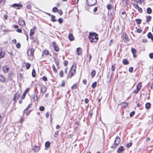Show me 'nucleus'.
<instances>
[{
  "label": "nucleus",
  "mask_w": 153,
  "mask_h": 153,
  "mask_svg": "<svg viewBox=\"0 0 153 153\" xmlns=\"http://www.w3.org/2000/svg\"><path fill=\"white\" fill-rule=\"evenodd\" d=\"M88 38L91 42H96L98 39V35L95 33H90L89 34Z\"/></svg>",
  "instance_id": "1"
},
{
  "label": "nucleus",
  "mask_w": 153,
  "mask_h": 153,
  "mask_svg": "<svg viewBox=\"0 0 153 153\" xmlns=\"http://www.w3.org/2000/svg\"><path fill=\"white\" fill-rule=\"evenodd\" d=\"M76 67V66L73 65L70 68V71L68 73V77L71 78L75 74Z\"/></svg>",
  "instance_id": "2"
},
{
  "label": "nucleus",
  "mask_w": 153,
  "mask_h": 153,
  "mask_svg": "<svg viewBox=\"0 0 153 153\" xmlns=\"http://www.w3.org/2000/svg\"><path fill=\"white\" fill-rule=\"evenodd\" d=\"M120 138L118 137H116L114 140V143L111 146V148L112 149L115 148L120 144Z\"/></svg>",
  "instance_id": "3"
},
{
  "label": "nucleus",
  "mask_w": 153,
  "mask_h": 153,
  "mask_svg": "<svg viewBox=\"0 0 153 153\" xmlns=\"http://www.w3.org/2000/svg\"><path fill=\"white\" fill-rule=\"evenodd\" d=\"M87 4L89 6H92L97 3V0H87Z\"/></svg>",
  "instance_id": "4"
},
{
  "label": "nucleus",
  "mask_w": 153,
  "mask_h": 153,
  "mask_svg": "<svg viewBox=\"0 0 153 153\" xmlns=\"http://www.w3.org/2000/svg\"><path fill=\"white\" fill-rule=\"evenodd\" d=\"M34 50L33 48L29 49L27 51V54L28 56L33 57L34 56Z\"/></svg>",
  "instance_id": "5"
},
{
  "label": "nucleus",
  "mask_w": 153,
  "mask_h": 153,
  "mask_svg": "<svg viewBox=\"0 0 153 153\" xmlns=\"http://www.w3.org/2000/svg\"><path fill=\"white\" fill-rule=\"evenodd\" d=\"M52 45L54 48V50L56 52H58L59 50V47L56 45L55 42H53L52 43Z\"/></svg>",
  "instance_id": "6"
},
{
  "label": "nucleus",
  "mask_w": 153,
  "mask_h": 153,
  "mask_svg": "<svg viewBox=\"0 0 153 153\" xmlns=\"http://www.w3.org/2000/svg\"><path fill=\"white\" fill-rule=\"evenodd\" d=\"M2 71L5 73H7L9 72V68L8 66L5 65L2 67Z\"/></svg>",
  "instance_id": "7"
},
{
  "label": "nucleus",
  "mask_w": 153,
  "mask_h": 153,
  "mask_svg": "<svg viewBox=\"0 0 153 153\" xmlns=\"http://www.w3.org/2000/svg\"><path fill=\"white\" fill-rule=\"evenodd\" d=\"M20 93L19 92H17L15 94L14 97L13 98V100L15 101L16 99H18L20 96Z\"/></svg>",
  "instance_id": "8"
},
{
  "label": "nucleus",
  "mask_w": 153,
  "mask_h": 153,
  "mask_svg": "<svg viewBox=\"0 0 153 153\" xmlns=\"http://www.w3.org/2000/svg\"><path fill=\"white\" fill-rule=\"evenodd\" d=\"M29 89H30L29 88H27L25 90V91L24 92L23 95H22V96L21 97V99L22 100H23L25 99L26 94H27V93L29 91Z\"/></svg>",
  "instance_id": "9"
},
{
  "label": "nucleus",
  "mask_w": 153,
  "mask_h": 153,
  "mask_svg": "<svg viewBox=\"0 0 153 153\" xmlns=\"http://www.w3.org/2000/svg\"><path fill=\"white\" fill-rule=\"evenodd\" d=\"M124 148L123 146H121L117 149V153H120L124 150Z\"/></svg>",
  "instance_id": "10"
},
{
  "label": "nucleus",
  "mask_w": 153,
  "mask_h": 153,
  "mask_svg": "<svg viewBox=\"0 0 153 153\" xmlns=\"http://www.w3.org/2000/svg\"><path fill=\"white\" fill-rule=\"evenodd\" d=\"M12 7L18 9L20 7H22V5L20 4H14L13 5Z\"/></svg>",
  "instance_id": "11"
},
{
  "label": "nucleus",
  "mask_w": 153,
  "mask_h": 153,
  "mask_svg": "<svg viewBox=\"0 0 153 153\" xmlns=\"http://www.w3.org/2000/svg\"><path fill=\"white\" fill-rule=\"evenodd\" d=\"M131 51L133 54V57L134 58H136V54L137 53L136 50L133 48H131Z\"/></svg>",
  "instance_id": "12"
},
{
  "label": "nucleus",
  "mask_w": 153,
  "mask_h": 153,
  "mask_svg": "<svg viewBox=\"0 0 153 153\" xmlns=\"http://www.w3.org/2000/svg\"><path fill=\"white\" fill-rule=\"evenodd\" d=\"M39 149V147L37 146H35L33 148V151L36 152H38Z\"/></svg>",
  "instance_id": "13"
},
{
  "label": "nucleus",
  "mask_w": 153,
  "mask_h": 153,
  "mask_svg": "<svg viewBox=\"0 0 153 153\" xmlns=\"http://www.w3.org/2000/svg\"><path fill=\"white\" fill-rule=\"evenodd\" d=\"M123 37L124 39V42L128 41V38L127 34L125 33L123 34Z\"/></svg>",
  "instance_id": "14"
},
{
  "label": "nucleus",
  "mask_w": 153,
  "mask_h": 153,
  "mask_svg": "<svg viewBox=\"0 0 153 153\" xmlns=\"http://www.w3.org/2000/svg\"><path fill=\"white\" fill-rule=\"evenodd\" d=\"M76 83L72 87L71 89L72 90V92L73 93L76 92Z\"/></svg>",
  "instance_id": "15"
},
{
  "label": "nucleus",
  "mask_w": 153,
  "mask_h": 153,
  "mask_svg": "<svg viewBox=\"0 0 153 153\" xmlns=\"http://www.w3.org/2000/svg\"><path fill=\"white\" fill-rule=\"evenodd\" d=\"M46 91V88L45 86H43L41 88V92L43 93H45Z\"/></svg>",
  "instance_id": "16"
},
{
  "label": "nucleus",
  "mask_w": 153,
  "mask_h": 153,
  "mask_svg": "<svg viewBox=\"0 0 153 153\" xmlns=\"http://www.w3.org/2000/svg\"><path fill=\"white\" fill-rule=\"evenodd\" d=\"M19 23L20 25L24 26L25 25V22L24 20H20L19 21Z\"/></svg>",
  "instance_id": "17"
},
{
  "label": "nucleus",
  "mask_w": 153,
  "mask_h": 153,
  "mask_svg": "<svg viewBox=\"0 0 153 153\" xmlns=\"http://www.w3.org/2000/svg\"><path fill=\"white\" fill-rule=\"evenodd\" d=\"M0 81L3 82H6V79L5 77L1 75H0Z\"/></svg>",
  "instance_id": "18"
},
{
  "label": "nucleus",
  "mask_w": 153,
  "mask_h": 153,
  "mask_svg": "<svg viewBox=\"0 0 153 153\" xmlns=\"http://www.w3.org/2000/svg\"><path fill=\"white\" fill-rule=\"evenodd\" d=\"M68 38L71 41H73L74 40V37L73 36L72 34L71 33L69 34L68 36Z\"/></svg>",
  "instance_id": "19"
},
{
  "label": "nucleus",
  "mask_w": 153,
  "mask_h": 153,
  "mask_svg": "<svg viewBox=\"0 0 153 153\" xmlns=\"http://www.w3.org/2000/svg\"><path fill=\"white\" fill-rule=\"evenodd\" d=\"M82 53V49L80 48H77V54L80 55Z\"/></svg>",
  "instance_id": "20"
},
{
  "label": "nucleus",
  "mask_w": 153,
  "mask_h": 153,
  "mask_svg": "<svg viewBox=\"0 0 153 153\" xmlns=\"http://www.w3.org/2000/svg\"><path fill=\"white\" fill-rule=\"evenodd\" d=\"M32 106V104H30L28 105L27 107L24 110L23 112V114H24L25 113V111H26L27 110Z\"/></svg>",
  "instance_id": "21"
},
{
  "label": "nucleus",
  "mask_w": 153,
  "mask_h": 153,
  "mask_svg": "<svg viewBox=\"0 0 153 153\" xmlns=\"http://www.w3.org/2000/svg\"><path fill=\"white\" fill-rule=\"evenodd\" d=\"M123 64L124 65H128L129 63L128 61L126 59H124L123 61Z\"/></svg>",
  "instance_id": "22"
},
{
  "label": "nucleus",
  "mask_w": 153,
  "mask_h": 153,
  "mask_svg": "<svg viewBox=\"0 0 153 153\" xmlns=\"http://www.w3.org/2000/svg\"><path fill=\"white\" fill-rule=\"evenodd\" d=\"M32 98L33 100L35 101L37 100V96L36 95V94H35L34 95H33L32 96Z\"/></svg>",
  "instance_id": "23"
},
{
  "label": "nucleus",
  "mask_w": 153,
  "mask_h": 153,
  "mask_svg": "<svg viewBox=\"0 0 153 153\" xmlns=\"http://www.w3.org/2000/svg\"><path fill=\"white\" fill-rule=\"evenodd\" d=\"M96 74V71L95 70H92L91 73V76L92 78L94 77Z\"/></svg>",
  "instance_id": "24"
},
{
  "label": "nucleus",
  "mask_w": 153,
  "mask_h": 153,
  "mask_svg": "<svg viewBox=\"0 0 153 153\" xmlns=\"http://www.w3.org/2000/svg\"><path fill=\"white\" fill-rule=\"evenodd\" d=\"M146 12L148 14H151L152 12V9L150 7L148 8L147 9Z\"/></svg>",
  "instance_id": "25"
},
{
  "label": "nucleus",
  "mask_w": 153,
  "mask_h": 153,
  "mask_svg": "<svg viewBox=\"0 0 153 153\" xmlns=\"http://www.w3.org/2000/svg\"><path fill=\"white\" fill-rule=\"evenodd\" d=\"M151 106V104L150 103H146L145 105V107L146 109H148L150 108Z\"/></svg>",
  "instance_id": "26"
},
{
  "label": "nucleus",
  "mask_w": 153,
  "mask_h": 153,
  "mask_svg": "<svg viewBox=\"0 0 153 153\" xmlns=\"http://www.w3.org/2000/svg\"><path fill=\"white\" fill-rule=\"evenodd\" d=\"M55 16L54 15H52L51 17V20L53 22H55L56 21V20L55 19Z\"/></svg>",
  "instance_id": "27"
},
{
  "label": "nucleus",
  "mask_w": 153,
  "mask_h": 153,
  "mask_svg": "<svg viewBox=\"0 0 153 153\" xmlns=\"http://www.w3.org/2000/svg\"><path fill=\"white\" fill-rule=\"evenodd\" d=\"M121 105L123 107H124L125 108L128 105V103L122 102L121 103Z\"/></svg>",
  "instance_id": "28"
},
{
  "label": "nucleus",
  "mask_w": 153,
  "mask_h": 153,
  "mask_svg": "<svg viewBox=\"0 0 153 153\" xmlns=\"http://www.w3.org/2000/svg\"><path fill=\"white\" fill-rule=\"evenodd\" d=\"M5 3V0H0V7L4 5Z\"/></svg>",
  "instance_id": "29"
},
{
  "label": "nucleus",
  "mask_w": 153,
  "mask_h": 153,
  "mask_svg": "<svg viewBox=\"0 0 153 153\" xmlns=\"http://www.w3.org/2000/svg\"><path fill=\"white\" fill-rule=\"evenodd\" d=\"M32 76L33 77H35L36 76V71L34 69H33L32 73Z\"/></svg>",
  "instance_id": "30"
},
{
  "label": "nucleus",
  "mask_w": 153,
  "mask_h": 153,
  "mask_svg": "<svg viewBox=\"0 0 153 153\" xmlns=\"http://www.w3.org/2000/svg\"><path fill=\"white\" fill-rule=\"evenodd\" d=\"M5 55V53L4 52H1L0 53V59L3 58Z\"/></svg>",
  "instance_id": "31"
},
{
  "label": "nucleus",
  "mask_w": 153,
  "mask_h": 153,
  "mask_svg": "<svg viewBox=\"0 0 153 153\" xmlns=\"http://www.w3.org/2000/svg\"><path fill=\"white\" fill-rule=\"evenodd\" d=\"M45 146L46 148H48L50 146V143L49 142H47L45 144Z\"/></svg>",
  "instance_id": "32"
},
{
  "label": "nucleus",
  "mask_w": 153,
  "mask_h": 153,
  "mask_svg": "<svg viewBox=\"0 0 153 153\" xmlns=\"http://www.w3.org/2000/svg\"><path fill=\"white\" fill-rule=\"evenodd\" d=\"M153 36L151 32H149L147 34V36L149 39H151Z\"/></svg>",
  "instance_id": "33"
},
{
  "label": "nucleus",
  "mask_w": 153,
  "mask_h": 153,
  "mask_svg": "<svg viewBox=\"0 0 153 153\" xmlns=\"http://www.w3.org/2000/svg\"><path fill=\"white\" fill-rule=\"evenodd\" d=\"M141 87V84L140 83H138L137 86V89L140 90Z\"/></svg>",
  "instance_id": "34"
},
{
  "label": "nucleus",
  "mask_w": 153,
  "mask_h": 153,
  "mask_svg": "<svg viewBox=\"0 0 153 153\" xmlns=\"http://www.w3.org/2000/svg\"><path fill=\"white\" fill-rule=\"evenodd\" d=\"M34 30L33 29H31L30 30V36H31L33 35L34 33Z\"/></svg>",
  "instance_id": "35"
},
{
  "label": "nucleus",
  "mask_w": 153,
  "mask_h": 153,
  "mask_svg": "<svg viewBox=\"0 0 153 153\" xmlns=\"http://www.w3.org/2000/svg\"><path fill=\"white\" fill-rule=\"evenodd\" d=\"M132 143L131 142L129 143H127L126 144V147L128 148H129L132 146Z\"/></svg>",
  "instance_id": "36"
},
{
  "label": "nucleus",
  "mask_w": 153,
  "mask_h": 153,
  "mask_svg": "<svg viewBox=\"0 0 153 153\" xmlns=\"http://www.w3.org/2000/svg\"><path fill=\"white\" fill-rule=\"evenodd\" d=\"M135 21L138 24H140L141 22V20L140 19H136Z\"/></svg>",
  "instance_id": "37"
},
{
  "label": "nucleus",
  "mask_w": 153,
  "mask_h": 153,
  "mask_svg": "<svg viewBox=\"0 0 153 153\" xmlns=\"http://www.w3.org/2000/svg\"><path fill=\"white\" fill-rule=\"evenodd\" d=\"M151 19H152V17H151V16H149L147 17V19H146V22H149L151 21Z\"/></svg>",
  "instance_id": "38"
},
{
  "label": "nucleus",
  "mask_w": 153,
  "mask_h": 153,
  "mask_svg": "<svg viewBox=\"0 0 153 153\" xmlns=\"http://www.w3.org/2000/svg\"><path fill=\"white\" fill-rule=\"evenodd\" d=\"M96 85H97L96 82H93L91 85L92 88H94L96 87Z\"/></svg>",
  "instance_id": "39"
},
{
  "label": "nucleus",
  "mask_w": 153,
  "mask_h": 153,
  "mask_svg": "<svg viewBox=\"0 0 153 153\" xmlns=\"http://www.w3.org/2000/svg\"><path fill=\"white\" fill-rule=\"evenodd\" d=\"M58 10V8L56 7H54L52 9V11L53 12H56Z\"/></svg>",
  "instance_id": "40"
},
{
  "label": "nucleus",
  "mask_w": 153,
  "mask_h": 153,
  "mask_svg": "<svg viewBox=\"0 0 153 153\" xmlns=\"http://www.w3.org/2000/svg\"><path fill=\"white\" fill-rule=\"evenodd\" d=\"M26 65L27 69H28L30 68L31 65L30 63H27L26 64Z\"/></svg>",
  "instance_id": "41"
},
{
  "label": "nucleus",
  "mask_w": 153,
  "mask_h": 153,
  "mask_svg": "<svg viewBox=\"0 0 153 153\" xmlns=\"http://www.w3.org/2000/svg\"><path fill=\"white\" fill-rule=\"evenodd\" d=\"M59 76L61 77H62L63 76V71H61L59 72Z\"/></svg>",
  "instance_id": "42"
},
{
  "label": "nucleus",
  "mask_w": 153,
  "mask_h": 153,
  "mask_svg": "<svg viewBox=\"0 0 153 153\" xmlns=\"http://www.w3.org/2000/svg\"><path fill=\"white\" fill-rule=\"evenodd\" d=\"M135 112L134 111H132L131 112L130 114V117H132L134 114Z\"/></svg>",
  "instance_id": "43"
},
{
  "label": "nucleus",
  "mask_w": 153,
  "mask_h": 153,
  "mask_svg": "<svg viewBox=\"0 0 153 153\" xmlns=\"http://www.w3.org/2000/svg\"><path fill=\"white\" fill-rule=\"evenodd\" d=\"M58 21L59 23H60V24L62 23L63 22V19H62V18H59L58 19Z\"/></svg>",
  "instance_id": "44"
},
{
  "label": "nucleus",
  "mask_w": 153,
  "mask_h": 153,
  "mask_svg": "<svg viewBox=\"0 0 153 153\" xmlns=\"http://www.w3.org/2000/svg\"><path fill=\"white\" fill-rule=\"evenodd\" d=\"M52 68L53 69V71L55 72H56V71H57L56 69V68L55 67L54 65H52Z\"/></svg>",
  "instance_id": "45"
},
{
  "label": "nucleus",
  "mask_w": 153,
  "mask_h": 153,
  "mask_svg": "<svg viewBox=\"0 0 153 153\" xmlns=\"http://www.w3.org/2000/svg\"><path fill=\"white\" fill-rule=\"evenodd\" d=\"M139 91L140 90H139L138 89H136L135 90L133 91V93L134 94H136L139 92Z\"/></svg>",
  "instance_id": "46"
},
{
  "label": "nucleus",
  "mask_w": 153,
  "mask_h": 153,
  "mask_svg": "<svg viewBox=\"0 0 153 153\" xmlns=\"http://www.w3.org/2000/svg\"><path fill=\"white\" fill-rule=\"evenodd\" d=\"M44 53L45 55H48L49 54V51L48 50H45L44 51Z\"/></svg>",
  "instance_id": "47"
},
{
  "label": "nucleus",
  "mask_w": 153,
  "mask_h": 153,
  "mask_svg": "<svg viewBox=\"0 0 153 153\" xmlns=\"http://www.w3.org/2000/svg\"><path fill=\"white\" fill-rule=\"evenodd\" d=\"M58 13L60 15H62L63 13V12L61 9H59L58 10Z\"/></svg>",
  "instance_id": "48"
},
{
  "label": "nucleus",
  "mask_w": 153,
  "mask_h": 153,
  "mask_svg": "<svg viewBox=\"0 0 153 153\" xmlns=\"http://www.w3.org/2000/svg\"><path fill=\"white\" fill-rule=\"evenodd\" d=\"M59 133L58 131H56L54 135V136L55 137H57Z\"/></svg>",
  "instance_id": "49"
},
{
  "label": "nucleus",
  "mask_w": 153,
  "mask_h": 153,
  "mask_svg": "<svg viewBox=\"0 0 153 153\" xmlns=\"http://www.w3.org/2000/svg\"><path fill=\"white\" fill-rule=\"evenodd\" d=\"M65 81L63 80L62 82V84H61V86L62 87H63L65 86Z\"/></svg>",
  "instance_id": "50"
},
{
  "label": "nucleus",
  "mask_w": 153,
  "mask_h": 153,
  "mask_svg": "<svg viewBox=\"0 0 153 153\" xmlns=\"http://www.w3.org/2000/svg\"><path fill=\"white\" fill-rule=\"evenodd\" d=\"M133 68L132 67H131L129 68L128 71L130 72H132L133 71Z\"/></svg>",
  "instance_id": "51"
},
{
  "label": "nucleus",
  "mask_w": 153,
  "mask_h": 153,
  "mask_svg": "<svg viewBox=\"0 0 153 153\" xmlns=\"http://www.w3.org/2000/svg\"><path fill=\"white\" fill-rule=\"evenodd\" d=\"M149 57L151 59L153 58V53H149Z\"/></svg>",
  "instance_id": "52"
},
{
  "label": "nucleus",
  "mask_w": 153,
  "mask_h": 153,
  "mask_svg": "<svg viewBox=\"0 0 153 153\" xmlns=\"http://www.w3.org/2000/svg\"><path fill=\"white\" fill-rule=\"evenodd\" d=\"M63 63H64V65L65 66H66L67 65H68V62L66 60L64 61Z\"/></svg>",
  "instance_id": "53"
},
{
  "label": "nucleus",
  "mask_w": 153,
  "mask_h": 153,
  "mask_svg": "<svg viewBox=\"0 0 153 153\" xmlns=\"http://www.w3.org/2000/svg\"><path fill=\"white\" fill-rule=\"evenodd\" d=\"M45 108L43 106H41L39 108V109L40 111H43L44 110Z\"/></svg>",
  "instance_id": "54"
},
{
  "label": "nucleus",
  "mask_w": 153,
  "mask_h": 153,
  "mask_svg": "<svg viewBox=\"0 0 153 153\" xmlns=\"http://www.w3.org/2000/svg\"><path fill=\"white\" fill-rule=\"evenodd\" d=\"M27 8L28 9H30L31 8V5L30 4H28L27 6Z\"/></svg>",
  "instance_id": "55"
},
{
  "label": "nucleus",
  "mask_w": 153,
  "mask_h": 153,
  "mask_svg": "<svg viewBox=\"0 0 153 153\" xmlns=\"http://www.w3.org/2000/svg\"><path fill=\"white\" fill-rule=\"evenodd\" d=\"M107 8L108 10H111V5L108 4L107 5Z\"/></svg>",
  "instance_id": "56"
},
{
  "label": "nucleus",
  "mask_w": 153,
  "mask_h": 153,
  "mask_svg": "<svg viewBox=\"0 0 153 153\" xmlns=\"http://www.w3.org/2000/svg\"><path fill=\"white\" fill-rule=\"evenodd\" d=\"M16 47L17 48H20L21 45H20V44L19 43H17L16 44Z\"/></svg>",
  "instance_id": "57"
},
{
  "label": "nucleus",
  "mask_w": 153,
  "mask_h": 153,
  "mask_svg": "<svg viewBox=\"0 0 153 153\" xmlns=\"http://www.w3.org/2000/svg\"><path fill=\"white\" fill-rule=\"evenodd\" d=\"M42 79L44 81H46L47 80V78L45 76H43L42 77Z\"/></svg>",
  "instance_id": "58"
},
{
  "label": "nucleus",
  "mask_w": 153,
  "mask_h": 153,
  "mask_svg": "<svg viewBox=\"0 0 153 153\" xmlns=\"http://www.w3.org/2000/svg\"><path fill=\"white\" fill-rule=\"evenodd\" d=\"M13 73L12 72H10L9 74V76L11 77H12L13 75Z\"/></svg>",
  "instance_id": "59"
},
{
  "label": "nucleus",
  "mask_w": 153,
  "mask_h": 153,
  "mask_svg": "<svg viewBox=\"0 0 153 153\" xmlns=\"http://www.w3.org/2000/svg\"><path fill=\"white\" fill-rule=\"evenodd\" d=\"M16 31L17 32H18L21 33L22 32V30L20 28H19V29H17L16 30Z\"/></svg>",
  "instance_id": "60"
},
{
  "label": "nucleus",
  "mask_w": 153,
  "mask_h": 153,
  "mask_svg": "<svg viewBox=\"0 0 153 153\" xmlns=\"http://www.w3.org/2000/svg\"><path fill=\"white\" fill-rule=\"evenodd\" d=\"M137 9L139 12L142 13V9L140 7H139V8H138Z\"/></svg>",
  "instance_id": "61"
},
{
  "label": "nucleus",
  "mask_w": 153,
  "mask_h": 153,
  "mask_svg": "<svg viewBox=\"0 0 153 153\" xmlns=\"http://www.w3.org/2000/svg\"><path fill=\"white\" fill-rule=\"evenodd\" d=\"M133 5L134 7L136 9H137L138 8H139V7L137 4H133Z\"/></svg>",
  "instance_id": "62"
},
{
  "label": "nucleus",
  "mask_w": 153,
  "mask_h": 153,
  "mask_svg": "<svg viewBox=\"0 0 153 153\" xmlns=\"http://www.w3.org/2000/svg\"><path fill=\"white\" fill-rule=\"evenodd\" d=\"M115 67L113 65H112L111 67V70L113 71H114L115 70Z\"/></svg>",
  "instance_id": "63"
},
{
  "label": "nucleus",
  "mask_w": 153,
  "mask_h": 153,
  "mask_svg": "<svg viewBox=\"0 0 153 153\" xmlns=\"http://www.w3.org/2000/svg\"><path fill=\"white\" fill-rule=\"evenodd\" d=\"M85 102L86 103H88L89 102L87 98L85 99Z\"/></svg>",
  "instance_id": "64"
}]
</instances>
